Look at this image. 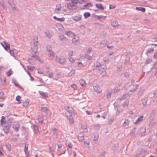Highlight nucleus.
I'll use <instances>...</instances> for the list:
<instances>
[{
	"label": "nucleus",
	"mask_w": 157,
	"mask_h": 157,
	"mask_svg": "<svg viewBox=\"0 0 157 157\" xmlns=\"http://www.w3.org/2000/svg\"><path fill=\"white\" fill-rule=\"evenodd\" d=\"M65 34L66 35H67L70 36H75V33H73V32H71V31H66L65 32Z\"/></svg>",
	"instance_id": "18"
},
{
	"label": "nucleus",
	"mask_w": 157,
	"mask_h": 157,
	"mask_svg": "<svg viewBox=\"0 0 157 157\" xmlns=\"http://www.w3.org/2000/svg\"><path fill=\"white\" fill-rule=\"evenodd\" d=\"M128 95V94H126L123 95L121 98V100H124L126 98Z\"/></svg>",
	"instance_id": "45"
},
{
	"label": "nucleus",
	"mask_w": 157,
	"mask_h": 157,
	"mask_svg": "<svg viewBox=\"0 0 157 157\" xmlns=\"http://www.w3.org/2000/svg\"><path fill=\"white\" fill-rule=\"evenodd\" d=\"M107 43V41L105 40H103L101 42L100 44V45L102 46H105V45Z\"/></svg>",
	"instance_id": "44"
},
{
	"label": "nucleus",
	"mask_w": 157,
	"mask_h": 157,
	"mask_svg": "<svg viewBox=\"0 0 157 157\" xmlns=\"http://www.w3.org/2000/svg\"><path fill=\"white\" fill-rule=\"evenodd\" d=\"M69 60L70 62L72 63H74L75 61V60L74 59L71 57H70L69 58Z\"/></svg>",
	"instance_id": "62"
},
{
	"label": "nucleus",
	"mask_w": 157,
	"mask_h": 157,
	"mask_svg": "<svg viewBox=\"0 0 157 157\" xmlns=\"http://www.w3.org/2000/svg\"><path fill=\"white\" fill-rule=\"evenodd\" d=\"M100 127V125L99 124H96L94 125V128L95 129H99Z\"/></svg>",
	"instance_id": "53"
},
{
	"label": "nucleus",
	"mask_w": 157,
	"mask_h": 157,
	"mask_svg": "<svg viewBox=\"0 0 157 157\" xmlns=\"http://www.w3.org/2000/svg\"><path fill=\"white\" fill-rule=\"evenodd\" d=\"M4 98V94L3 92L1 91L0 92V99H3Z\"/></svg>",
	"instance_id": "54"
},
{
	"label": "nucleus",
	"mask_w": 157,
	"mask_h": 157,
	"mask_svg": "<svg viewBox=\"0 0 157 157\" xmlns=\"http://www.w3.org/2000/svg\"><path fill=\"white\" fill-rule=\"evenodd\" d=\"M115 109L117 110L116 115H118L121 112V109L119 107L118 105L116 106L115 107Z\"/></svg>",
	"instance_id": "28"
},
{
	"label": "nucleus",
	"mask_w": 157,
	"mask_h": 157,
	"mask_svg": "<svg viewBox=\"0 0 157 157\" xmlns=\"http://www.w3.org/2000/svg\"><path fill=\"white\" fill-rule=\"evenodd\" d=\"M48 75H45L46 76H48L50 78H51L53 74L51 72H50L49 71H48L47 72Z\"/></svg>",
	"instance_id": "55"
},
{
	"label": "nucleus",
	"mask_w": 157,
	"mask_h": 157,
	"mask_svg": "<svg viewBox=\"0 0 157 157\" xmlns=\"http://www.w3.org/2000/svg\"><path fill=\"white\" fill-rule=\"evenodd\" d=\"M73 36V37L72 39V43L73 44H75L78 40L79 38L77 36H75H75Z\"/></svg>",
	"instance_id": "23"
},
{
	"label": "nucleus",
	"mask_w": 157,
	"mask_h": 157,
	"mask_svg": "<svg viewBox=\"0 0 157 157\" xmlns=\"http://www.w3.org/2000/svg\"><path fill=\"white\" fill-rule=\"evenodd\" d=\"M28 61L30 64H33L34 63L33 60L31 58H29L28 59Z\"/></svg>",
	"instance_id": "52"
},
{
	"label": "nucleus",
	"mask_w": 157,
	"mask_h": 157,
	"mask_svg": "<svg viewBox=\"0 0 157 157\" xmlns=\"http://www.w3.org/2000/svg\"><path fill=\"white\" fill-rule=\"evenodd\" d=\"M101 66V64L98 62H96L94 64V66L96 68L100 67Z\"/></svg>",
	"instance_id": "47"
},
{
	"label": "nucleus",
	"mask_w": 157,
	"mask_h": 157,
	"mask_svg": "<svg viewBox=\"0 0 157 157\" xmlns=\"http://www.w3.org/2000/svg\"><path fill=\"white\" fill-rule=\"evenodd\" d=\"M111 25L113 27H115L117 25L118 23L117 21L114 20L111 24Z\"/></svg>",
	"instance_id": "43"
},
{
	"label": "nucleus",
	"mask_w": 157,
	"mask_h": 157,
	"mask_svg": "<svg viewBox=\"0 0 157 157\" xmlns=\"http://www.w3.org/2000/svg\"><path fill=\"white\" fill-rule=\"evenodd\" d=\"M73 51L72 50H70L68 52V56L70 57L73 55Z\"/></svg>",
	"instance_id": "56"
},
{
	"label": "nucleus",
	"mask_w": 157,
	"mask_h": 157,
	"mask_svg": "<svg viewBox=\"0 0 157 157\" xmlns=\"http://www.w3.org/2000/svg\"><path fill=\"white\" fill-rule=\"evenodd\" d=\"M3 43L4 44V46L1 43L2 45L4 47L5 49L6 50H8L10 48V45L8 43H7L6 41H3Z\"/></svg>",
	"instance_id": "12"
},
{
	"label": "nucleus",
	"mask_w": 157,
	"mask_h": 157,
	"mask_svg": "<svg viewBox=\"0 0 157 157\" xmlns=\"http://www.w3.org/2000/svg\"><path fill=\"white\" fill-rule=\"evenodd\" d=\"M143 118L144 116L143 115L140 116L136 120L134 124H139L142 121Z\"/></svg>",
	"instance_id": "14"
},
{
	"label": "nucleus",
	"mask_w": 157,
	"mask_h": 157,
	"mask_svg": "<svg viewBox=\"0 0 157 157\" xmlns=\"http://www.w3.org/2000/svg\"><path fill=\"white\" fill-rule=\"evenodd\" d=\"M38 41H36V42H34L33 44L32 45L31 50L33 53L35 54L37 51V44Z\"/></svg>",
	"instance_id": "4"
},
{
	"label": "nucleus",
	"mask_w": 157,
	"mask_h": 157,
	"mask_svg": "<svg viewBox=\"0 0 157 157\" xmlns=\"http://www.w3.org/2000/svg\"><path fill=\"white\" fill-rule=\"evenodd\" d=\"M129 123V121L127 119L125 120L124 123L123 124V125L124 126H127L128 125Z\"/></svg>",
	"instance_id": "51"
},
{
	"label": "nucleus",
	"mask_w": 157,
	"mask_h": 157,
	"mask_svg": "<svg viewBox=\"0 0 157 157\" xmlns=\"http://www.w3.org/2000/svg\"><path fill=\"white\" fill-rule=\"evenodd\" d=\"M136 128H133L130 132V135L132 137H133L135 136L136 133Z\"/></svg>",
	"instance_id": "21"
},
{
	"label": "nucleus",
	"mask_w": 157,
	"mask_h": 157,
	"mask_svg": "<svg viewBox=\"0 0 157 157\" xmlns=\"http://www.w3.org/2000/svg\"><path fill=\"white\" fill-rule=\"evenodd\" d=\"M11 126V124L8 123H5L3 130L5 133H7L9 132Z\"/></svg>",
	"instance_id": "3"
},
{
	"label": "nucleus",
	"mask_w": 157,
	"mask_h": 157,
	"mask_svg": "<svg viewBox=\"0 0 157 157\" xmlns=\"http://www.w3.org/2000/svg\"><path fill=\"white\" fill-rule=\"evenodd\" d=\"M39 93H40V94L41 96H42L43 98H46V97L47 96V94L46 93H44L42 91H39Z\"/></svg>",
	"instance_id": "34"
},
{
	"label": "nucleus",
	"mask_w": 157,
	"mask_h": 157,
	"mask_svg": "<svg viewBox=\"0 0 157 157\" xmlns=\"http://www.w3.org/2000/svg\"><path fill=\"white\" fill-rule=\"evenodd\" d=\"M66 60L63 56H61L59 58L56 56L55 58V61L57 63H59L60 64H63L65 63Z\"/></svg>",
	"instance_id": "1"
},
{
	"label": "nucleus",
	"mask_w": 157,
	"mask_h": 157,
	"mask_svg": "<svg viewBox=\"0 0 157 157\" xmlns=\"http://www.w3.org/2000/svg\"><path fill=\"white\" fill-rule=\"evenodd\" d=\"M94 89L97 93H100L102 91V90L101 89L99 85L97 84L94 86Z\"/></svg>",
	"instance_id": "10"
},
{
	"label": "nucleus",
	"mask_w": 157,
	"mask_h": 157,
	"mask_svg": "<svg viewBox=\"0 0 157 157\" xmlns=\"http://www.w3.org/2000/svg\"><path fill=\"white\" fill-rule=\"evenodd\" d=\"M106 68V67L105 66L104 67H102V66H101L99 68V72L101 74H102V73H103L102 75L103 76H105L107 73L105 71Z\"/></svg>",
	"instance_id": "5"
},
{
	"label": "nucleus",
	"mask_w": 157,
	"mask_h": 157,
	"mask_svg": "<svg viewBox=\"0 0 157 157\" xmlns=\"http://www.w3.org/2000/svg\"><path fill=\"white\" fill-rule=\"evenodd\" d=\"M136 9L137 10L141 11L142 12H145L146 10L145 8L142 7H137L136 8Z\"/></svg>",
	"instance_id": "29"
},
{
	"label": "nucleus",
	"mask_w": 157,
	"mask_h": 157,
	"mask_svg": "<svg viewBox=\"0 0 157 157\" xmlns=\"http://www.w3.org/2000/svg\"><path fill=\"white\" fill-rule=\"evenodd\" d=\"M154 51V49L153 48L148 49L146 50V53H149L153 52Z\"/></svg>",
	"instance_id": "39"
},
{
	"label": "nucleus",
	"mask_w": 157,
	"mask_h": 157,
	"mask_svg": "<svg viewBox=\"0 0 157 157\" xmlns=\"http://www.w3.org/2000/svg\"><path fill=\"white\" fill-rule=\"evenodd\" d=\"M84 134L82 133H79L78 135V139L80 142H82L84 140Z\"/></svg>",
	"instance_id": "13"
},
{
	"label": "nucleus",
	"mask_w": 157,
	"mask_h": 157,
	"mask_svg": "<svg viewBox=\"0 0 157 157\" xmlns=\"http://www.w3.org/2000/svg\"><path fill=\"white\" fill-rule=\"evenodd\" d=\"M16 100L18 101L17 103L18 104H21V97L20 96H17L16 98Z\"/></svg>",
	"instance_id": "42"
},
{
	"label": "nucleus",
	"mask_w": 157,
	"mask_h": 157,
	"mask_svg": "<svg viewBox=\"0 0 157 157\" xmlns=\"http://www.w3.org/2000/svg\"><path fill=\"white\" fill-rule=\"evenodd\" d=\"M58 37L59 40L63 43H66L67 41V39L62 34H59Z\"/></svg>",
	"instance_id": "6"
},
{
	"label": "nucleus",
	"mask_w": 157,
	"mask_h": 157,
	"mask_svg": "<svg viewBox=\"0 0 157 157\" xmlns=\"http://www.w3.org/2000/svg\"><path fill=\"white\" fill-rule=\"evenodd\" d=\"M33 128H34L33 130H34V132L35 133H37L39 132V128H38V126L37 125H33Z\"/></svg>",
	"instance_id": "26"
},
{
	"label": "nucleus",
	"mask_w": 157,
	"mask_h": 157,
	"mask_svg": "<svg viewBox=\"0 0 157 157\" xmlns=\"http://www.w3.org/2000/svg\"><path fill=\"white\" fill-rule=\"evenodd\" d=\"M5 117L4 116H2L1 117V119L0 120V124L1 125H3V124H5V123H6L5 122Z\"/></svg>",
	"instance_id": "31"
},
{
	"label": "nucleus",
	"mask_w": 157,
	"mask_h": 157,
	"mask_svg": "<svg viewBox=\"0 0 157 157\" xmlns=\"http://www.w3.org/2000/svg\"><path fill=\"white\" fill-rule=\"evenodd\" d=\"M84 144L85 145L88 146L89 145V141L88 140H86L84 141Z\"/></svg>",
	"instance_id": "64"
},
{
	"label": "nucleus",
	"mask_w": 157,
	"mask_h": 157,
	"mask_svg": "<svg viewBox=\"0 0 157 157\" xmlns=\"http://www.w3.org/2000/svg\"><path fill=\"white\" fill-rule=\"evenodd\" d=\"M28 144L26 143H25V144L24 151L26 155L27 156L29 155V152L28 151Z\"/></svg>",
	"instance_id": "16"
},
{
	"label": "nucleus",
	"mask_w": 157,
	"mask_h": 157,
	"mask_svg": "<svg viewBox=\"0 0 157 157\" xmlns=\"http://www.w3.org/2000/svg\"><path fill=\"white\" fill-rule=\"evenodd\" d=\"M90 14L89 12H86L84 13V16L85 18H86L88 17H90Z\"/></svg>",
	"instance_id": "46"
},
{
	"label": "nucleus",
	"mask_w": 157,
	"mask_h": 157,
	"mask_svg": "<svg viewBox=\"0 0 157 157\" xmlns=\"http://www.w3.org/2000/svg\"><path fill=\"white\" fill-rule=\"evenodd\" d=\"M13 82L14 84V85L17 87H18L20 88H21V87L20 85L18 82L16 80H14L13 81Z\"/></svg>",
	"instance_id": "32"
},
{
	"label": "nucleus",
	"mask_w": 157,
	"mask_h": 157,
	"mask_svg": "<svg viewBox=\"0 0 157 157\" xmlns=\"http://www.w3.org/2000/svg\"><path fill=\"white\" fill-rule=\"evenodd\" d=\"M29 102V100L28 99H26L23 103V106L25 107H26L28 105Z\"/></svg>",
	"instance_id": "30"
},
{
	"label": "nucleus",
	"mask_w": 157,
	"mask_h": 157,
	"mask_svg": "<svg viewBox=\"0 0 157 157\" xmlns=\"http://www.w3.org/2000/svg\"><path fill=\"white\" fill-rule=\"evenodd\" d=\"M44 70L42 68H39L38 69V72L40 74H42L43 73Z\"/></svg>",
	"instance_id": "57"
},
{
	"label": "nucleus",
	"mask_w": 157,
	"mask_h": 157,
	"mask_svg": "<svg viewBox=\"0 0 157 157\" xmlns=\"http://www.w3.org/2000/svg\"><path fill=\"white\" fill-rule=\"evenodd\" d=\"M99 138L98 134V133L96 132L94 134V140L97 141L98 140Z\"/></svg>",
	"instance_id": "33"
},
{
	"label": "nucleus",
	"mask_w": 157,
	"mask_h": 157,
	"mask_svg": "<svg viewBox=\"0 0 157 157\" xmlns=\"http://www.w3.org/2000/svg\"><path fill=\"white\" fill-rule=\"evenodd\" d=\"M109 61V58L107 57H105L103 59V61L107 63H108Z\"/></svg>",
	"instance_id": "58"
},
{
	"label": "nucleus",
	"mask_w": 157,
	"mask_h": 157,
	"mask_svg": "<svg viewBox=\"0 0 157 157\" xmlns=\"http://www.w3.org/2000/svg\"><path fill=\"white\" fill-rule=\"evenodd\" d=\"M13 128L16 132H17L19 130L20 125L17 122H14L13 124Z\"/></svg>",
	"instance_id": "8"
},
{
	"label": "nucleus",
	"mask_w": 157,
	"mask_h": 157,
	"mask_svg": "<svg viewBox=\"0 0 157 157\" xmlns=\"http://www.w3.org/2000/svg\"><path fill=\"white\" fill-rule=\"evenodd\" d=\"M152 61V59H148L146 60L145 62L146 64H148L151 62Z\"/></svg>",
	"instance_id": "59"
},
{
	"label": "nucleus",
	"mask_w": 157,
	"mask_h": 157,
	"mask_svg": "<svg viewBox=\"0 0 157 157\" xmlns=\"http://www.w3.org/2000/svg\"><path fill=\"white\" fill-rule=\"evenodd\" d=\"M65 18L64 17H62L60 18H58V21L59 22H63L65 20Z\"/></svg>",
	"instance_id": "63"
},
{
	"label": "nucleus",
	"mask_w": 157,
	"mask_h": 157,
	"mask_svg": "<svg viewBox=\"0 0 157 157\" xmlns=\"http://www.w3.org/2000/svg\"><path fill=\"white\" fill-rule=\"evenodd\" d=\"M27 68L29 70L31 71H33L34 69V67L31 66L29 65H28Z\"/></svg>",
	"instance_id": "49"
},
{
	"label": "nucleus",
	"mask_w": 157,
	"mask_h": 157,
	"mask_svg": "<svg viewBox=\"0 0 157 157\" xmlns=\"http://www.w3.org/2000/svg\"><path fill=\"white\" fill-rule=\"evenodd\" d=\"M82 17V15L78 14L75 16H72V19L76 21H78L81 20Z\"/></svg>",
	"instance_id": "7"
},
{
	"label": "nucleus",
	"mask_w": 157,
	"mask_h": 157,
	"mask_svg": "<svg viewBox=\"0 0 157 157\" xmlns=\"http://www.w3.org/2000/svg\"><path fill=\"white\" fill-rule=\"evenodd\" d=\"M52 135L54 136H55L56 138L58 136V134L57 129L56 128H54L52 130Z\"/></svg>",
	"instance_id": "24"
},
{
	"label": "nucleus",
	"mask_w": 157,
	"mask_h": 157,
	"mask_svg": "<svg viewBox=\"0 0 157 157\" xmlns=\"http://www.w3.org/2000/svg\"><path fill=\"white\" fill-rule=\"evenodd\" d=\"M41 109L42 112H45L46 113H47L48 109L47 107H42Z\"/></svg>",
	"instance_id": "48"
},
{
	"label": "nucleus",
	"mask_w": 157,
	"mask_h": 157,
	"mask_svg": "<svg viewBox=\"0 0 157 157\" xmlns=\"http://www.w3.org/2000/svg\"><path fill=\"white\" fill-rule=\"evenodd\" d=\"M96 17H97V19L103 18L105 19L106 18V16H104L103 15H97Z\"/></svg>",
	"instance_id": "61"
},
{
	"label": "nucleus",
	"mask_w": 157,
	"mask_h": 157,
	"mask_svg": "<svg viewBox=\"0 0 157 157\" xmlns=\"http://www.w3.org/2000/svg\"><path fill=\"white\" fill-rule=\"evenodd\" d=\"M32 57L34 59L36 60H38L39 59V57L38 56L36 55H32Z\"/></svg>",
	"instance_id": "60"
},
{
	"label": "nucleus",
	"mask_w": 157,
	"mask_h": 157,
	"mask_svg": "<svg viewBox=\"0 0 157 157\" xmlns=\"http://www.w3.org/2000/svg\"><path fill=\"white\" fill-rule=\"evenodd\" d=\"M65 109L69 113V115H71L72 114L74 113V111L73 108L70 106H66Z\"/></svg>",
	"instance_id": "9"
},
{
	"label": "nucleus",
	"mask_w": 157,
	"mask_h": 157,
	"mask_svg": "<svg viewBox=\"0 0 157 157\" xmlns=\"http://www.w3.org/2000/svg\"><path fill=\"white\" fill-rule=\"evenodd\" d=\"M96 7L98 9L104 10V8L101 4H96L95 5Z\"/></svg>",
	"instance_id": "27"
},
{
	"label": "nucleus",
	"mask_w": 157,
	"mask_h": 157,
	"mask_svg": "<svg viewBox=\"0 0 157 157\" xmlns=\"http://www.w3.org/2000/svg\"><path fill=\"white\" fill-rule=\"evenodd\" d=\"M55 149L52 147H50L49 148L48 152L51 154L53 157H54V151Z\"/></svg>",
	"instance_id": "17"
},
{
	"label": "nucleus",
	"mask_w": 157,
	"mask_h": 157,
	"mask_svg": "<svg viewBox=\"0 0 157 157\" xmlns=\"http://www.w3.org/2000/svg\"><path fill=\"white\" fill-rule=\"evenodd\" d=\"M67 8L71 10H76L78 8L76 5H73L70 2L67 4Z\"/></svg>",
	"instance_id": "2"
},
{
	"label": "nucleus",
	"mask_w": 157,
	"mask_h": 157,
	"mask_svg": "<svg viewBox=\"0 0 157 157\" xmlns=\"http://www.w3.org/2000/svg\"><path fill=\"white\" fill-rule=\"evenodd\" d=\"M8 2L13 10L15 9V5L13 1H9Z\"/></svg>",
	"instance_id": "19"
},
{
	"label": "nucleus",
	"mask_w": 157,
	"mask_h": 157,
	"mask_svg": "<svg viewBox=\"0 0 157 157\" xmlns=\"http://www.w3.org/2000/svg\"><path fill=\"white\" fill-rule=\"evenodd\" d=\"M75 73V69H72L71 71L68 73V76L69 77H71L72 75H74Z\"/></svg>",
	"instance_id": "35"
},
{
	"label": "nucleus",
	"mask_w": 157,
	"mask_h": 157,
	"mask_svg": "<svg viewBox=\"0 0 157 157\" xmlns=\"http://www.w3.org/2000/svg\"><path fill=\"white\" fill-rule=\"evenodd\" d=\"M156 114V111L155 110L153 109L151 111V113L150 114V117H152L154 116Z\"/></svg>",
	"instance_id": "36"
},
{
	"label": "nucleus",
	"mask_w": 157,
	"mask_h": 157,
	"mask_svg": "<svg viewBox=\"0 0 157 157\" xmlns=\"http://www.w3.org/2000/svg\"><path fill=\"white\" fill-rule=\"evenodd\" d=\"M74 5H76L79 2V0H71L70 2Z\"/></svg>",
	"instance_id": "37"
},
{
	"label": "nucleus",
	"mask_w": 157,
	"mask_h": 157,
	"mask_svg": "<svg viewBox=\"0 0 157 157\" xmlns=\"http://www.w3.org/2000/svg\"><path fill=\"white\" fill-rule=\"evenodd\" d=\"M7 75L8 77L10 76L12 74V71L11 69H10L6 72Z\"/></svg>",
	"instance_id": "50"
},
{
	"label": "nucleus",
	"mask_w": 157,
	"mask_h": 157,
	"mask_svg": "<svg viewBox=\"0 0 157 157\" xmlns=\"http://www.w3.org/2000/svg\"><path fill=\"white\" fill-rule=\"evenodd\" d=\"M66 115L70 123L72 124L74 122V120L72 117H71V115H67V113H66Z\"/></svg>",
	"instance_id": "25"
},
{
	"label": "nucleus",
	"mask_w": 157,
	"mask_h": 157,
	"mask_svg": "<svg viewBox=\"0 0 157 157\" xmlns=\"http://www.w3.org/2000/svg\"><path fill=\"white\" fill-rule=\"evenodd\" d=\"M146 130V128H141L140 131V134L141 136L145 135Z\"/></svg>",
	"instance_id": "15"
},
{
	"label": "nucleus",
	"mask_w": 157,
	"mask_h": 157,
	"mask_svg": "<svg viewBox=\"0 0 157 157\" xmlns=\"http://www.w3.org/2000/svg\"><path fill=\"white\" fill-rule=\"evenodd\" d=\"M45 36L48 38H51L52 35L49 31H47L44 33Z\"/></svg>",
	"instance_id": "22"
},
{
	"label": "nucleus",
	"mask_w": 157,
	"mask_h": 157,
	"mask_svg": "<svg viewBox=\"0 0 157 157\" xmlns=\"http://www.w3.org/2000/svg\"><path fill=\"white\" fill-rule=\"evenodd\" d=\"M84 57L85 59H87L88 60H91L92 59V56L89 55L88 54H85Z\"/></svg>",
	"instance_id": "41"
},
{
	"label": "nucleus",
	"mask_w": 157,
	"mask_h": 157,
	"mask_svg": "<svg viewBox=\"0 0 157 157\" xmlns=\"http://www.w3.org/2000/svg\"><path fill=\"white\" fill-rule=\"evenodd\" d=\"M79 83L81 86L83 87H85L86 85V83L85 80L81 79L79 81Z\"/></svg>",
	"instance_id": "20"
},
{
	"label": "nucleus",
	"mask_w": 157,
	"mask_h": 157,
	"mask_svg": "<svg viewBox=\"0 0 157 157\" xmlns=\"http://www.w3.org/2000/svg\"><path fill=\"white\" fill-rule=\"evenodd\" d=\"M48 55L50 59L53 60L54 58V54L53 52L51 51L50 50H48Z\"/></svg>",
	"instance_id": "11"
},
{
	"label": "nucleus",
	"mask_w": 157,
	"mask_h": 157,
	"mask_svg": "<svg viewBox=\"0 0 157 157\" xmlns=\"http://www.w3.org/2000/svg\"><path fill=\"white\" fill-rule=\"evenodd\" d=\"M37 120L38 122L40 124H42L43 122V118L40 116H38Z\"/></svg>",
	"instance_id": "38"
},
{
	"label": "nucleus",
	"mask_w": 157,
	"mask_h": 157,
	"mask_svg": "<svg viewBox=\"0 0 157 157\" xmlns=\"http://www.w3.org/2000/svg\"><path fill=\"white\" fill-rule=\"evenodd\" d=\"M5 146L6 147V148L8 151H10L11 149V146L10 144L9 143H7L6 144Z\"/></svg>",
	"instance_id": "40"
}]
</instances>
